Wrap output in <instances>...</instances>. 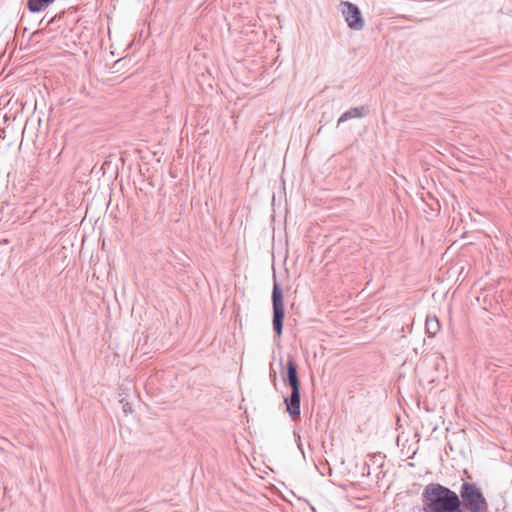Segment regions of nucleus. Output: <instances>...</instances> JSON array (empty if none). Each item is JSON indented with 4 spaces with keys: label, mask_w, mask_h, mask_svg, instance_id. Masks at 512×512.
Wrapping results in <instances>:
<instances>
[{
    "label": "nucleus",
    "mask_w": 512,
    "mask_h": 512,
    "mask_svg": "<svg viewBox=\"0 0 512 512\" xmlns=\"http://www.w3.org/2000/svg\"><path fill=\"white\" fill-rule=\"evenodd\" d=\"M424 512H464L458 494L439 483H430L422 493Z\"/></svg>",
    "instance_id": "nucleus-1"
},
{
    "label": "nucleus",
    "mask_w": 512,
    "mask_h": 512,
    "mask_svg": "<svg viewBox=\"0 0 512 512\" xmlns=\"http://www.w3.org/2000/svg\"><path fill=\"white\" fill-rule=\"evenodd\" d=\"M298 367L294 358L289 355L286 363V375L283 376V381L291 387V393L284 398L286 410L292 420L300 417V380L298 377Z\"/></svg>",
    "instance_id": "nucleus-2"
},
{
    "label": "nucleus",
    "mask_w": 512,
    "mask_h": 512,
    "mask_svg": "<svg viewBox=\"0 0 512 512\" xmlns=\"http://www.w3.org/2000/svg\"><path fill=\"white\" fill-rule=\"evenodd\" d=\"M462 507L469 512H483L488 508V503L481 490L474 483L464 482L460 489Z\"/></svg>",
    "instance_id": "nucleus-3"
},
{
    "label": "nucleus",
    "mask_w": 512,
    "mask_h": 512,
    "mask_svg": "<svg viewBox=\"0 0 512 512\" xmlns=\"http://www.w3.org/2000/svg\"><path fill=\"white\" fill-rule=\"evenodd\" d=\"M272 308H273V330L277 337H280L283 332V322L285 317L284 303H283V290L279 283L274 281L272 289Z\"/></svg>",
    "instance_id": "nucleus-4"
},
{
    "label": "nucleus",
    "mask_w": 512,
    "mask_h": 512,
    "mask_svg": "<svg viewBox=\"0 0 512 512\" xmlns=\"http://www.w3.org/2000/svg\"><path fill=\"white\" fill-rule=\"evenodd\" d=\"M341 6L348 27L352 30H361L364 26V20L359 7L351 2H341Z\"/></svg>",
    "instance_id": "nucleus-5"
},
{
    "label": "nucleus",
    "mask_w": 512,
    "mask_h": 512,
    "mask_svg": "<svg viewBox=\"0 0 512 512\" xmlns=\"http://www.w3.org/2000/svg\"><path fill=\"white\" fill-rule=\"evenodd\" d=\"M367 113L368 109L364 106L350 108L349 110L342 113V115L339 117L337 121V125H340L341 123H344L350 119L362 118L366 116Z\"/></svg>",
    "instance_id": "nucleus-6"
},
{
    "label": "nucleus",
    "mask_w": 512,
    "mask_h": 512,
    "mask_svg": "<svg viewBox=\"0 0 512 512\" xmlns=\"http://www.w3.org/2000/svg\"><path fill=\"white\" fill-rule=\"evenodd\" d=\"M425 330L428 337H435L440 330V322L436 316H427L425 321Z\"/></svg>",
    "instance_id": "nucleus-7"
},
{
    "label": "nucleus",
    "mask_w": 512,
    "mask_h": 512,
    "mask_svg": "<svg viewBox=\"0 0 512 512\" xmlns=\"http://www.w3.org/2000/svg\"><path fill=\"white\" fill-rule=\"evenodd\" d=\"M55 0H28L27 7L30 12L37 13L45 10Z\"/></svg>",
    "instance_id": "nucleus-8"
},
{
    "label": "nucleus",
    "mask_w": 512,
    "mask_h": 512,
    "mask_svg": "<svg viewBox=\"0 0 512 512\" xmlns=\"http://www.w3.org/2000/svg\"><path fill=\"white\" fill-rule=\"evenodd\" d=\"M297 446H298L299 450L301 451V453L303 454V456L305 457L303 446H302V443L300 440V435H297Z\"/></svg>",
    "instance_id": "nucleus-9"
}]
</instances>
